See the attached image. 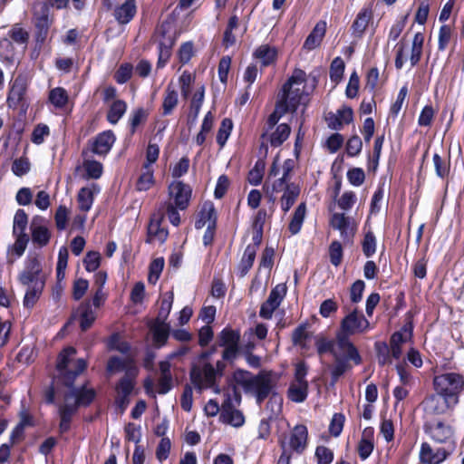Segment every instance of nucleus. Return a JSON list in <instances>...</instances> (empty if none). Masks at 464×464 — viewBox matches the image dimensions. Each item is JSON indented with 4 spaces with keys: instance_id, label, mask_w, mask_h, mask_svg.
I'll return each instance as SVG.
<instances>
[{
    "instance_id": "49",
    "label": "nucleus",
    "mask_w": 464,
    "mask_h": 464,
    "mask_svg": "<svg viewBox=\"0 0 464 464\" xmlns=\"http://www.w3.org/2000/svg\"><path fill=\"white\" fill-rule=\"evenodd\" d=\"M307 324H304L296 327L292 334V342L295 345L302 348L306 347V341L310 338V333L307 331Z\"/></svg>"
},
{
    "instance_id": "61",
    "label": "nucleus",
    "mask_w": 464,
    "mask_h": 464,
    "mask_svg": "<svg viewBox=\"0 0 464 464\" xmlns=\"http://www.w3.org/2000/svg\"><path fill=\"white\" fill-rule=\"evenodd\" d=\"M146 171L140 175L137 182V188L145 191L153 184V173L150 167L144 165Z\"/></svg>"
},
{
    "instance_id": "5",
    "label": "nucleus",
    "mask_w": 464,
    "mask_h": 464,
    "mask_svg": "<svg viewBox=\"0 0 464 464\" xmlns=\"http://www.w3.org/2000/svg\"><path fill=\"white\" fill-rule=\"evenodd\" d=\"M308 430L304 425H296L291 430L288 438L281 440L283 448V454L281 455L278 464H288L289 456H286L287 448L297 452L302 453L307 447Z\"/></svg>"
},
{
    "instance_id": "44",
    "label": "nucleus",
    "mask_w": 464,
    "mask_h": 464,
    "mask_svg": "<svg viewBox=\"0 0 464 464\" xmlns=\"http://www.w3.org/2000/svg\"><path fill=\"white\" fill-rule=\"evenodd\" d=\"M48 99L55 108L62 109L68 102V94L63 88L56 87L50 91Z\"/></svg>"
},
{
    "instance_id": "40",
    "label": "nucleus",
    "mask_w": 464,
    "mask_h": 464,
    "mask_svg": "<svg viewBox=\"0 0 464 464\" xmlns=\"http://www.w3.org/2000/svg\"><path fill=\"white\" fill-rule=\"evenodd\" d=\"M299 193L300 189L297 186L294 184L286 186L281 198V208L284 212H287L292 208L298 198Z\"/></svg>"
},
{
    "instance_id": "41",
    "label": "nucleus",
    "mask_w": 464,
    "mask_h": 464,
    "mask_svg": "<svg viewBox=\"0 0 464 464\" xmlns=\"http://www.w3.org/2000/svg\"><path fill=\"white\" fill-rule=\"evenodd\" d=\"M306 215V206L305 203H301L298 205L296 209L294 212L293 218L289 223V230L292 235H296L300 232L302 228L303 222L304 220Z\"/></svg>"
},
{
    "instance_id": "50",
    "label": "nucleus",
    "mask_w": 464,
    "mask_h": 464,
    "mask_svg": "<svg viewBox=\"0 0 464 464\" xmlns=\"http://www.w3.org/2000/svg\"><path fill=\"white\" fill-rule=\"evenodd\" d=\"M173 299H174V295L172 292H168L164 295V296L161 300L160 308L158 316L155 320L163 321V322L166 321V319L168 318V316L171 311Z\"/></svg>"
},
{
    "instance_id": "14",
    "label": "nucleus",
    "mask_w": 464,
    "mask_h": 464,
    "mask_svg": "<svg viewBox=\"0 0 464 464\" xmlns=\"http://www.w3.org/2000/svg\"><path fill=\"white\" fill-rule=\"evenodd\" d=\"M286 294L285 285H276L270 292L267 300L262 304L259 315L265 319H270L275 310L280 305Z\"/></svg>"
},
{
    "instance_id": "31",
    "label": "nucleus",
    "mask_w": 464,
    "mask_h": 464,
    "mask_svg": "<svg viewBox=\"0 0 464 464\" xmlns=\"http://www.w3.org/2000/svg\"><path fill=\"white\" fill-rule=\"evenodd\" d=\"M256 255V246H246L243 256L237 266V274L240 277H244L253 266Z\"/></svg>"
},
{
    "instance_id": "60",
    "label": "nucleus",
    "mask_w": 464,
    "mask_h": 464,
    "mask_svg": "<svg viewBox=\"0 0 464 464\" xmlns=\"http://www.w3.org/2000/svg\"><path fill=\"white\" fill-rule=\"evenodd\" d=\"M432 160L437 176L442 179L445 178L450 172L449 161L442 160L437 153L433 155Z\"/></svg>"
},
{
    "instance_id": "19",
    "label": "nucleus",
    "mask_w": 464,
    "mask_h": 464,
    "mask_svg": "<svg viewBox=\"0 0 464 464\" xmlns=\"http://www.w3.org/2000/svg\"><path fill=\"white\" fill-rule=\"evenodd\" d=\"M220 420L237 428L245 423V417L240 411L233 407L228 399L221 406Z\"/></svg>"
},
{
    "instance_id": "17",
    "label": "nucleus",
    "mask_w": 464,
    "mask_h": 464,
    "mask_svg": "<svg viewBox=\"0 0 464 464\" xmlns=\"http://www.w3.org/2000/svg\"><path fill=\"white\" fill-rule=\"evenodd\" d=\"M8 38L0 41V49H9L12 47V42L26 48L29 40V33L20 24H14L7 34Z\"/></svg>"
},
{
    "instance_id": "1",
    "label": "nucleus",
    "mask_w": 464,
    "mask_h": 464,
    "mask_svg": "<svg viewBox=\"0 0 464 464\" xmlns=\"http://www.w3.org/2000/svg\"><path fill=\"white\" fill-rule=\"evenodd\" d=\"M76 350L73 347L64 348L58 355L56 369L58 371V380L63 385L71 390L67 392L70 396L76 399V403L80 405L90 404L95 397L92 389L74 388L72 384L77 376H79L87 367L84 359H76Z\"/></svg>"
},
{
    "instance_id": "37",
    "label": "nucleus",
    "mask_w": 464,
    "mask_h": 464,
    "mask_svg": "<svg viewBox=\"0 0 464 464\" xmlns=\"http://www.w3.org/2000/svg\"><path fill=\"white\" fill-rule=\"evenodd\" d=\"M127 111V104L122 100H115L110 106L107 112V121L115 125L122 118Z\"/></svg>"
},
{
    "instance_id": "23",
    "label": "nucleus",
    "mask_w": 464,
    "mask_h": 464,
    "mask_svg": "<svg viewBox=\"0 0 464 464\" xmlns=\"http://www.w3.org/2000/svg\"><path fill=\"white\" fill-rule=\"evenodd\" d=\"M115 140L112 130H105L98 134L92 142V152L100 156L106 155L111 150Z\"/></svg>"
},
{
    "instance_id": "57",
    "label": "nucleus",
    "mask_w": 464,
    "mask_h": 464,
    "mask_svg": "<svg viewBox=\"0 0 464 464\" xmlns=\"http://www.w3.org/2000/svg\"><path fill=\"white\" fill-rule=\"evenodd\" d=\"M335 359V363L332 368L331 375H332V383H335L338 379L350 368L348 364V360H343L338 358Z\"/></svg>"
},
{
    "instance_id": "11",
    "label": "nucleus",
    "mask_w": 464,
    "mask_h": 464,
    "mask_svg": "<svg viewBox=\"0 0 464 464\" xmlns=\"http://www.w3.org/2000/svg\"><path fill=\"white\" fill-rule=\"evenodd\" d=\"M192 189L189 185L183 183L182 181H173L169 186V199L172 200L174 207L180 210H184L188 208Z\"/></svg>"
},
{
    "instance_id": "21",
    "label": "nucleus",
    "mask_w": 464,
    "mask_h": 464,
    "mask_svg": "<svg viewBox=\"0 0 464 464\" xmlns=\"http://www.w3.org/2000/svg\"><path fill=\"white\" fill-rule=\"evenodd\" d=\"M137 13L136 0H125L113 9V16L120 24H129Z\"/></svg>"
},
{
    "instance_id": "62",
    "label": "nucleus",
    "mask_w": 464,
    "mask_h": 464,
    "mask_svg": "<svg viewBox=\"0 0 464 464\" xmlns=\"http://www.w3.org/2000/svg\"><path fill=\"white\" fill-rule=\"evenodd\" d=\"M344 72V63L340 57H336L333 60L330 67V77L334 82H339Z\"/></svg>"
},
{
    "instance_id": "39",
    "label": "nucleus",
    "mask_w": 464,
    "mask_h": 464,
    "mask_svg": "<svg viewBox=\"0 0 464 464\" xmlns=\"http://www.w3.org/2000/svg\"><path fill=\"white\" fill-rule=\"evenodd\" d=\"M45 285L37 282L34 285H25L26 291L24 297V306L32 308L39 300Z\"/></svg>"
},
{
    "instance_id": "28",
    "label": "nucleus",
    "mask_w": 464,
    "mask_h": 464,
    "mask_svg": "<svg viewBox=\"0 0 464 464\" xmlns=\"http://www.w3.org/2000/svg\"><path fill=\"white\" fill-rule=\"evenodd\" d=\"M130 368H138L131 355H126L123 358L113 356L107 363V370L111 372H125V374H128Z\"/></svg>"
},
{
    "instance_id": "29",
    "label": "nucleus",
    "mask_w": 464,
    "mask_h": 464,
    "mask_svg": "<svg viewBox=\"0 0 464 464\" xmlns=\"http://www.w3.org/2000/svg\"><path fill=\"white\" fill-rule=\"evenodd\" d=\"M26 91V82L25 79L22 76H18L13 82L12 87L10 89L7 102L9 105H17L22 99Z\"/></svg>"
},
{
    "instance_id": "54",
    "label": "nucleus",
    "mask_w": 464,
    "mask_h": 464,
    "mask_svg": "<svg viewBox=\"0 0 464 464\" xmlns=\"http://www.w3.org/2000/svg\"><path fill=\"white\" fill-rule=\"evenodd\" d=\"M289 111L287 108L283 104L282 102H276V108L273 113L270 114L266 121L267 130L272 129L276 125V123L279 121V120Z\"/></svg>"
},
{
    "instance_id": "30",
    "label": "nucleus",
    "mask_w": 464,
    "mask_h": 464,
    "mask_svg": "<svg viewBox=\"0 0 464 464\" xmlns=\"http://www.w3.org/2000/svg\"><path fill=\"white\" fill-rule=\"evenodd\" d=\"M373 445V430L366 428L362 431V439L358 444V453L362 459H366L372 452Z\"/></svg>"
},
{
    "instance_id": "56",
    "label": "nucleus",
    "mask_w": 464,
    "mask_h": 464,
    "mask_svg": "<svg viewBox=\"0 0 464 464\" xmlns=\"http://www.w3.org/2000/svg\"><path fill=\"white\" fill-rule=\"evenodd\" d=\"M31 164L29 160L24 157H21L14 160L12 165V171L17 177H22L27 174L30 170Z\"/></svg>"
},
{
    "instance_id": "20",
    "label": "nucleus",
    "mask_w": 464,
    "mask_h": 464,
    "mask_svg": "<svg viewBox=\"0 0 464 464\" xmlns=\"http://www.w3.org/2000/svg\"><path fill=\"white\" fill-rule=\"evenodd\" d=\"M31 232L33 242L39 246H46L51 237V233L44 224L43 218H34L31 223Z\"/></svg>"
},
{
    "instance_id": "27",
    "label": "nucleus",
    "mask_w": 464,
    "mask_h": 464,
    "mask_svg": "<svg viewBox=\"0 0 464 464\" xmlns=\"http://www.w3.org/2000/svg\"><path fill=\"white\" fill-rule=\"evenodd\" d=\"M325 32L326 23L324 21H319L305 39L304 48L311 51L318 47L325 35Z\"/></svg>"
},
{
    "instance_id": "55",
    "label": "nucleus",
    "mask_w": 464,
    "mask_h": 464,
    "mask_svg": "<svg viewBox=\"0 0 464 464\" xmlns=\"http://www.w3.org/2000/svg\"><path fill=\"white\" fill-rule=\"evenodd\" d=\"M83 168L86 171L88 178L90 179H99L102 174V165L99 161L96 160H85L83 162Z\"/></svg>"
},
{
    "instance_id": "32",
    "label": "nucleus",
    "mask_w": 464,
    "mask_h": 464,
    "mask_svg": "<svg viewBox=\"0 0 464 464\" xmlns=\"http://www.w3.org/2000/svg\"><path fill=\"white\" fill-rule=\"evenodd\" d=\"M372 12L369 7L362 8L357 14L354 22L353 23L352 29L353 34L362 36L372 19Z\"/></svg>"
},
{
    "instance_id": "59",
    "label": "nucleus",
    "mask_w": 464,
    "mask_h": 464,
    "mask_svg": "<svg viewBox=\"0 0 464 464\" xmlns=\"http://www.w3.org/2000/svg\"><path fill=\"white\" fill-rule=\"evenodd\" d=\"M314 455L317 464H331L334 460V452L325 446H317Z\"/></svg>"
},
{
    "instance_id": "46",
    "label": "nucleus",
    "mask_w": 464,
    "mask_h": 464,
    "mask_svg": "<svg viewBox=\"0 0 464 464\" xmlns=\"http://www.w3.org/2000/svg\"><path fill=\"white\" fill-rule=\"evenodd\" d=\"M28 224V216L24 209H18L14 217L13 234L27 235L25 229Z\"/></svg>"
},
{
    "instance_id": "58",
    "label": "nucleus",
    "mask_w": 464,
    "mask_h": 464,
    "mask_svg": "<svg viewBox=\"0 0 464 464\" xmlns=\"http://www.w3.org/2000/svg\"><path fill=\"white\" fill-rule=\"evenodd\" d=\"M164 267V259L162 257H159L154 259L150 266V274L148 280L151 284H155L159 277L160 273L162 272Z\"/></svg>"
},
{
    "instance_id": "13",
    "label": "nucleus",
    "mask_w": 464,
    "mask_h": 464,
    "mask_svg": "<svg viewBox=\"0 0 464 464\" xmlns=\"http://www.w3.org/2000/svg\"><path fill=\"white\" fill-rule=\"evenodd\" d=\"M427 431L435 442L444 445L442 448L450 449V452L454 450L455 442L453 440V430L450 426L443 422H437L430 425Z\"/></svg>"
},
{
    "instance_id": "47",
    "label": "nucleus",
    "mask_w": 464,
    "mask_h": 464,
    "mask_svg": "<svg viewBox=\"0 0 464 464\" xmlns=\"http://www.w3.org/2000/svg\"><path fill=\"white\" fill-rule=\"evenodd\" d=\"M266 168V162L263 160H257L253 169L248 172L247 180L253 186H257L261 183Z\"/></svg>"
},
{
    "instance_id": "3",
    "label": "nucleus",
    "mask_w": 464,
    "mask_h": 464,
    "mask_svg": "<svg viewBox=\"0 0 464 464\" xmlns=\"http://www.w3.org/2000/svg\"><path fill=\"white\" fill-rule=\"evenodd\" d=\"M433 386L449 404L456 406L459 395L464 392V377L457 372H445L434 377Z\"/></svg>"
},
{
    "instance_id": "7",
    "label": "nucleus",
    "mask_w": 464,
    "mask_h": 464,
    "mask_svg": "<svg viewBox=\"0 0 464 464\" xmlns=\"http://www.w3.org/2000/svg\"><path fill=\"white\" fill-rule=\"evenodd\" d=\"M46 275L43 271L41 262L36 256L29 257L24 269L19 273L18 281L23 285H34L37 282L45 285Z\"/></svg>"
},
{
    "instance_id": "64",
    "label": "nucleus",
    "mask_w": 464,
    "mask_h": 464,
    "mask_svg": "<svg viewBox=\"0 0 464 464\" xmlns=\"http://www.w3.org/2000/svg\"><path fill=\"white\" fill-rule=\"evenodd\" d=\"M132 71L133 67L130 63L121 64L115 72V81L120 84L127 82L131 77Z\"/></svg>"
},
{
    "instance_id": "52",
    "label": "nucleus",
    "mask_w": 464,
    "mask_h": 464,
    "mask_svg": "<svg viewBox=\"0 0 464 464\" xmlns=\"http://www.w3.org/2000/svg\"><path fill=\"white\" fill-rule=\"evenodd\" d=\"M377 241L372 231L365 233L362 242V252L366 257H371L376 252Z\"/></svg>"
},
{
    "instance_id": "63",
    "label": "nucleus",
    "mask_w": 464,
    "mask_h": 464,
    "mask_svg": "<svg viewBox=\"0 0 464 464\" xmlns=\"http://www.w3.org/2000/svg\"><path fill=\"white\" fill-rule=\"evenodd\" d=\"M70 211L65 206H60L54 215L55 225L58 230H64L67 226Z\"/></svg>"
},
{
    "instance_id": "18",
    "label": "nucleus",
    "mask_w": 464,
    "mask_h": 464,
    "mask_svg": "<svg viewBox=\"0 0 464 464\" xmlns=\"http://www.w3.org/2000/svg\"><path fill=\"white\" fill-rule=\"evenodd\" d=\"M424 411L430 415L441 414L449 408H452L454 404H449L445 398L440 396L438 392L430 394L424 399L421 402Z\"/></svg>"
},
{
    "instance_id": "16",
    "label": "nucleus",
    "mask_w": 464,
    "mask_h": 464,
    "mask_svg": "<svg viewBox=\"0 0 464 464\" xmlns=\"http://www.w3.org/2000/svg\"><path fill=\"white\" fill-rule=\"evenodd\" d=\"M335 345L340 353L339 359L352 360L355 364L361 362V356L355 346L350 342L348 335L337 333Z\"/></svg>"
},
{
    "instance_id": "4",
    "label": "nucleus",
    "mask_w": 464,
    "mask_h": 464,
    "mask_svg": "<svg viewBox=\"0 0 464 464\" xmlns=\"http://www.w3.org/2000/svg\"><path fill=\"white\" fill-rule=\"evenodd\" d=\"M306 81V73L300 69H295L292 76L283 85L282 92L278 94V102H282L288 111L294 112L303 102L304 92H296L294 86H303Z\"/></svg>"
},
{
    "instance_id": "35",
    "label": "nucleus",
    "mask_w": 464,
    "mask_h": 464,
    "mask_svg": "<svg viewBox=\"0 0 464 464\" xmlns=\"http://www.w3.org/2000/svg\"><path fill=\"white\" fill-rule=\"evenodd\" d=\"M80 326L82 331L88 330L96 319V313L90 302L82 303L80 307Z\"/></svg>"
},
{
    "instance_id": "10",
    "label": "nucleus",
    "mask_w": 464,
    "mask_h": 464,
    "mask_svg": "<svg viewBox=\"0 0 464 464\" xmlns=\"http://www.w3.org/2000/svg\"><path fill=\"white\" fill-rule=\"evenodd\" d=\"M169 29L170 24L163 23L158 30L159 34H161V39L159 43L158 68H162L166 65L170 58L172 46L175 44V38L170 34Z\"/></svg>"
},
{
    "instance_id": "15",
    "label": "nucleus",
    "mask_w": 464,
    "mask_h": 464,
    "mask_svg": "<svg viewBox=\"0 0 464 464\" xmlns=\"http://www.w3.org/2000/svg\"><path fill=\"white\" fill-rule=\"evenodd\" d=\"M450 453V449L432 448L429 443L423 442L420 450V460L422 464H440Z\"/></svg>"
},
{
    "instance_id": "42",
    "label": "nucleus",
    "mask_w": 464,
    "mask_h": 464,
    "mask_svg": "<svg viewBox=\"0 0 464 464\" xmlns=\"http://www.w3.org/2000/svg\"><path fill=\"white\" fill-rule=\"evenodd\" d=\"M291 132V128L285 123L278 125L270 134L269 141L273 147H278L287 140Z\"/></svg>"
},
{
    "instance_id": "45",
    "label": "nucleus",
    "mask_w": 464,
    "mask_h": 464,
    "mask_svg": "<svg viewBox=\"0 0 464 464\" xmlns=\"http://www.w3.org/2000/svg\"><path fill=\"white\" fill-rule=\"evenodd\" d=\"M94 188H82L78 193L79 208L82 211H89L93 203Z\"/></svg>"
},
{
    "instance_id": "22",
    "label": "nucleus",
    "mask_w": 464,
    "mask_h": 464,
    "mask_svg": "<svg viewBox=\"0 0 464 464\" xmlns=\"http://www.w3.org/2000/svg\"><path fill=\"white\" fill-rule=\"evenodd\" d=\"M52 19H50L48 14V9L44 7L43 9V13L41 14L34 15V27H35V39L39 44L44 43L46 40L50 27L52 25Z\"/></svg>"
},
{
    "instance_id": "26",
    "label": "nucleus",
    "mask_w": 464,
    "mask_h": 464,
    "mask_svg": "<svg viewBox=\"0 0 464 464\" xmlns=\"http://www.w3.org/2000/svg\"><path fill=\"white\" fill-rule=\"evenodd\" d=\"M150 330L152 334L153 343L156 347L160 348L166 344L170 331L169 324L163 321L154 320L150 324Z\"/></svg>"
},
{
    "instance_id": "8",
    "label": "nucleus",
    "mask_w": 464,
    "mask_h": 464,
    "mask_svg": "<svg viewBox=\"0 0 464 464\" xmlns=\"http://www.w3.org/2000/svg\"><path fill=\"white\" fill-rule=\"evenodd\" d=\"M369 326L370 323L363 314L354 309L342 319L338 333L350 336L366 332Z\"/></svg>"
},
{
    "instance_id": "9",
    "label": "nucleus",
    "mask_w": 464,
    "mask_h": 464,
    "mask_svg": "<svg viewBox=\"0 0 464 464\" xmlns=\"http://www.w3.org/2000/svg\"><path fill=\"white\" fill-rule=\"evenodd\" d=\"M240 333L231 328H224L218 335V345L224 347L222 359L233 362L239 351Z\"/></svg>"
},
{
    "instance_id": "36",
    "label": "nucleus",
    "mask_w": 464,
    "mask_h": 464,
    "mask_svg": "<svg viewBox=\"0 0 464 464\" xmlns=\"http://www.w3.org/2000/svg\"><path fill=\"white\" fill-rule=\"evenodd\" d=\"M308 394V382H293L288 389V398L295 402H303Z\"/></svg>"
},
{
    "instance_id": "34",
    "label": "nucleus",
    "mask_w": 464,
    "mask_h": 464,
    "mask_svg": "<svg viewBox=\"0 0 464 464\" xmlns=\"http://www.w3.org/2000/svg\"><path fill=\"white\" fill-rule=\"evenodd\" d=\"M179 102V95L176 89L172 84H169L165 90L163 102H162V114L164 116L172 113Z\"/></svg>"
},
{
    "instance_id": "51",
    "label": "nucleus",
    "mask_w": 464,
    "mask_h": 464,
    "mask_svg": "<svg viewBox=\"0 0 464 464\" xmlns=\"http://www.w3.org/2000/svg\"><path fill=\"white\" fill-rule=\"evenodd\" d=\"M412 324L409 323L405 324L401 331L394 333L390 340V343L401 345L410 340L412 335Z\"/></svg>"
},
{
    "instance_id": "6",
    "label": "nucleus",
    "mask_w": 464,
    "mask_h": 464,
    "mask_svg": "<svg viewBox=\"0 0 464 464\" xmlns=\"http://www.w3.org/2000/svg\"><path fill=\"white\" fill-rule=\"evenodd\" d=\"M190 378L193 384L199 390L212 389L214 392L219 393L220 389L217 385V372L214 366L209 362L201 365H195L191 369Z\"/></svg>"
},
{
    "instance_id": "24",
    "label": "nucleus",
    "mask_w": 464,
    "mask_h": 464,
    "mask_svg": "<svg viewBox=\"0 0 464 464\" xmlns=\"http://www.w3.org/2000/svg\"><path fill=\"white\" fill-rule=\"evenodd\" d=\"M331 226L339 230L344 242L349 243L353 237V229L351 227L350 218L343 213H334L331 218Z\"/></svg>"
},
{
    "instance_id": "33",
    "label": "nucleus",
    "mask_w": 464,
    "mask_h": 464,
    "mask_svg": "<svg viewBox=\"0 0 464 464\" xmlns=\"http://www.w3.org/2000/svg\"><path fill=\"white\" fill-rule=\"evenodd\" d=\"M138 372V368H130L129 370V373L124 375L117 387L119 395H122L123 398L129 397L134 388V381Z\"/></svg>"
},
{
    "instance_id": "38",
    "label": "nucleus",
    "mask_w": 464,
    "mask_h": 464,
    "mask_svg": "<svg viewBox=\"0 0 464 464\" xmlns=\"http://www.w3.org/2000/svg\"><path fill=\"white\" fill-rule=\"evenodd\" d=\"M276 48L262 44L256 49L254 56L262 63L263 66H268L276 61Z\"/></svg>"
},
{
    "instance_id": "2",
    "label": "nucleus",
    "mask_w": 464,
    "mask_h": 464,
    "mask_svg": "<svg viewBox=\"0 0 464 464\" xmlns=\"http://www.w3.org/2000/svg\"><path fill=\"white\" fill-rule=\"evenodd\" d=\"M232 382L245 392L255 395L258 404L269 396L275 386L272 373L268 372H260L253 375L248 371L238 369L234 372Z\"/></svg>"
},
{
    "instance_id": "53",
    "label": "nucleus",
    "mask_w": 464,
    "mask_h": 464,
    "mask_svg": "<svg viewBox=\"0 0 464 464\" xmlns=\"http://www.w3.org/2000/svg\"><path fill=\"white\" fill-rule=\"evenodd\" d=\"M233 128V123L230 119H224L220 124V127L218 129V134H217V142L223 147L225 143L227 142L230 132Z\"/></svg>"
},
{
    "instance_id": "43",
    "label": "nucleus",
    "mask_w": 464,
    "mask_h": 464,
    "mask_svg": "<svg viewBox=\"0 0 464 464\" xmlns=\"http://www.w3.org/2000/svg\"><path fill=\"white\" fill-rule=\"evenodd\" d=\"M204 93H205V88L201 86L194 94L192 101H191V106H190V113H189V119L191 121V123H195L198 116L200 111V108L204 102Z\"/></svg>"
},
{
    "instance_id": "48",
    "label": "nucleus",
    "mask_w": 464,
    "mask_h": 464,
    "mask_svg": "<svg viewBox=\"0 0 464 464\" xmlns=\"http://www.w3.org/2000/svg\"><path fill=\"white\" fill-rule=\"evenodd\" d=\"M335 342L334 340H328L324 337H320L316 340L315 346L319 354L330 353L334 358H338L340 353L336 349Z\"/></svg>"
},
{
    "instance_id": "25",
    "label": "nucleus",
    "mask_w": 464,
    "mask_h": 464,
    "mask_svg": "<svg viewBox=\"0 0 464 464\" xmlns=\"http://www.w3.org/2000/svg\"><path fill=\"white\" fill-rule=\"evenodd\" d=\"M217 222V213L213 203L206 202L203 204L201 210L198 214V218L195 223L197 229H201L204 227L208 228H215Z\"/></svg>"
},
{
    "instance_id": "12",
    "label": "nucleus",
    "mask_w": 464,
    "mask_h": 464,
    "mask_svg": "<svg viewBox=\"0 0 464 464\" xmlns=\"http://www.w3.org/2000/svg\"><path fill=\"white\" fill-rule=\"evenodd\" d=\"M79 405L76 403V399L65 393L63 402L59 405L58 409L61 420L59 424L60 432L64 433L69 430L71 421L72 417L76 414Z\"/></svg>"
}]
</instances>
